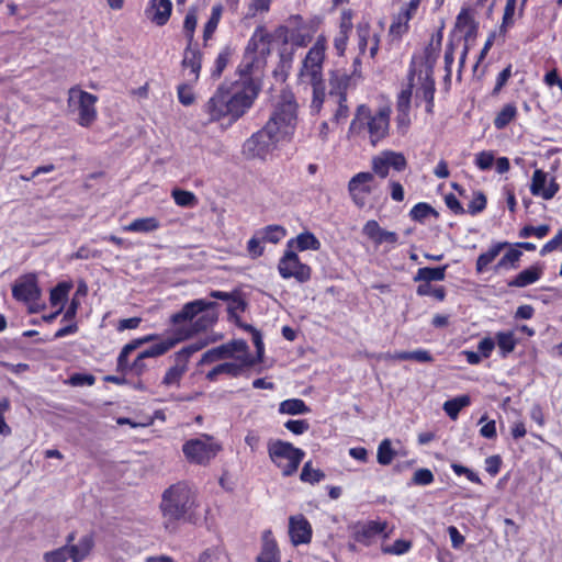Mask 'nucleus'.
<instances>
[{
	"label": "nucleus",
	"mask_w": 562,
	"mask_h": 562,
	"mask_svg": "<svg viewBox=\"0 0 562 562\" xmlns=\"http://www.w3.org/2000/svg\"><path fill=\"white\" fill-rule=\"evenodd\" d=\"M289 537L294 547L308 544L312 541L313 528L310 521L302 515L289 517Z\"/></svg>",
	"instance_id": "6ab92c4d"
},
{
	"label": "nucleus",
	"mask_w": 562,
	"mask_h": 562,
	"mask_svg": "<svg viewBox=\"0 0 562 562\" xmlns=\"http://www.w3.org/2000/svg\"><path fill=\"white\" fill-rule=\"evenodd\" d=\"M171 196L176 204L182 207H193L198 204V199L191 191L173 189L171 191Z\"/></svg>",
	"instance_id": "c03bdc74"
},
{
	"label": "nucleus",
	"mask_w": 562,
	"mask_h": 562,
	"mask_svg": "<svg viewBox=\"0 0 562 562\" xmlns=\"http://www.w3.org/2000/svg\"><path fill=\"white\" fill-rule=\"evenodd\" d=\"M279 413L282 415H304L311 412L310 407L301 398H289L279 404Z\"/></svg>",
	"instance_id": "f704fd0d"
},
{
	"label": "nucleus",
	"mask_w": 562,
	"mask_h": 562,
	"mask_svg": "<svg viewBox=\"0 0 562 562\" xmlns=\"http://www.w3.org/2000/svg\"><path fill=\"white\" fill-rule=\"evenodd\" d=\"M554 250H562V228L542 246L540 255L546 256Z\"/></svg>",
	"instance_id": "e2e57ef3"
},
{
	"label": "nucleus",
	"mask_w": 562,
	"mask_h": 562,
	"mask_svg": "<svg viewBox=\"0 0 562 562\" xmlns=\"http://www.w3.org/2000/svg\"><path fill=\"white\" fill-rule=\"evenodd\" d=\"M158 337L156 335H147L143 338L136 339L123 347L117 358V366L123 369L124 366L127 364V357L132 351L137 349L143 344H147L149 341L156 340Z\"/></svg>",
	"instance_id": "58836bf2"
},
{
	"label": "nucleus",
	"mask_w": 562,
	"mask_h": 562,
	"mask_svg": "<svg viewBox=\"0 0 562 562\" xmlns=\"http://www.w3.org/2000/svg\"><path fill=\"white\" fill-rule=\"evenodd\" d=\"M71 288L72 284L69 282H60L55 288H53L49 294L50 305L57 308L61 306L63 310L64 303L66 302Z\"/></svg>",
	"instance_id": "c9c22d12"
},
{
	"label": "nucleus",
	"mask_w": 562,
	"mask_h": 562,
	"mask_svg": "<svg viewBox=\"0 0 562 562\" xmlns=\"http://www.w3.org/2000/svg\"><path fill=\"white\" fill-rule=\"evenodd\" d=\"M517 114V108L514 104H506L498 112L494 120V125L496 128L502 130L506 127Z\"/></svg>",
	"instance_id": "37998d69"
},
{
	"label": "nucleus",
	"mask_w": 562,
	"mask_h": 562,
	"mask_svg": "<svg viewBox=\"0 0 562 562\" xmlns=\"http://www.w3.org/2000/svg\"><path fill=\"white\" fill-rule=\"evenodd\" d=\"M217 307L218 304L216 302L205 299H198L186 303L179 312L171 316L170 321L173 325L187 324L179 326L171 335L160 338L157 342L140 351V353L146 359L162 356L180 341L211 328L218 318Z\"/></svg>",
	"instance_id": "f257e3e1"
},
{
	"label": "nucleus",
	"mask_w": 562,
	"mask_h": 562,
	"mask_svg": "<svg viewBox=\"0 0 562 562\" xmlns=\"http://www.w3.org/2000/svg\"><path fill=\"white\" fill-rule=\"evenodd\" d=\"M228 560V555L223 548L212 547L199 555L198 562H223Z\"/></svg>",
	"instance_id": "a18cd8bd"
},
{
	"label": "nucleus",
	"mask_w": 562,
	"mask_h": 562,
	"mask_svg": "<svg viewBox=\"0 0 562 562\" xmlns=\"http://www.w3.org/2000/svg\"><path fill=\"white\" fill-rule=\"evenodd\" d=\"M198 24V18L194 9H190L188 13L186 14L184 22H183V32L186 34V37L188 40V44L192 45L193 37H194V31Z\"/></svg>",
	"instance_id": "603ef678"
},
{
	"label": "nucleus",
	"mask_w": 562,
	"mask_h": 562,
	"mask_svg": "<svg viewBox=\"0 0 562 562\" xmlns=\"http://www.w3.org/2000/svg\"><path fill=\"white\" fill-rule=\"evenodd\" d=\"M435 477L429 469H418L415 471L412 482L415 485H429L434 482Z\"/></svg>",
	"instance_id": "0e129e2a"
},
{
	"label": "nucleus",
	"mask_w": 562,
	"mask_h": 562,
	"mask_svg": "<svg viewBox=\"0 0 562 562\" xmlns=\"http://www.w3.org/2000/svg\"><path fill=\"white\" fill-rule=\"evenodd\" d=\"M160 228V222L157 217H139L123 226L124 232L148 234Z\"/></svg>",
	"instance_id": "c85d7f7f"
},
{
	"label": "nucleus",
	"mask_w": 562,
	"mask_h": 562,
	"mask_svg": "<svg viewBox=\"0 0 562 562\" xmlns=\"http://www.w3.org/2000/svg\"><path fill=\"white\" fill-rule=\"evenodd\" d=\"M310 86L313 89V98H312V102H311V109L314 112H319V110L323 105L324 99H325L324 81L318 85H310Z\"/></svg>",
	"instance_id": "bf43d9fd"
},
{
	"label": "nucleus",
	"mask_w": 562,
	"mask_h": 562,
	"mask_svg": "<svg viewBox=\"0 0 562 562\" xmlns=\"http://www.w3.org/2000/svg\"><path fill=\"white\" fill-rule=\"evenodd\" d=\"M509 246L508 243L506 241H498V243H494L487 251L481 254L477 259H476V271L479 273H482L484 272L488 265H491L495 258L501 254V251L505 248Z\"/></svg>",
	"instance_id": "2f4dec72"
},
{
	"label": "nucleus",
	"mask_w": 562,
	"mask_h": 562,
	"mask_svg": "<svg viewBox=\"0 0 562 562\" xmlns=\"http://www.w3.org/2000/svg\"><path fill=\"white\" fill-rule=\"evenodd\" d=\"M204 346H206V342H201V344L196 342V344L186 346L181 350L176 352L175 357L188 364L190 357L194 352L201 350Z\"/></svg>",
	"instance_id": "338daca9"
},
{
	"label": "nucleus",
	"mask_w": 562,
	"mask_h": 562,
	"mask_svg": "<svg viewBox=\"0 0 562 562\" xmlns=\"http://www.w3.org/2000/svg\"><path fill=\"white\" fill-rule=\"evenodd\" d=\"M244 348H247V344L244 340H235L226 345H222L220 347L213 348L206 351L201 359V363H212L217 360L228 359L233 355L234 351H243Z\"/></svg>",
	"instance_id": "b1692460"
},
{
	"label": "nucleus",
	"mask_w": 562,
	"mask_h": 562,
	"mask_svg": "<svg viewBox=\"0 0 562 562\" xmlns=\"http://www.w3.org/2000/svg\"><path fill=\"white\" fill-rule=\"evenodd\" d=\"M559 191V184L553 178L540 169H537L531 179L530 192L535 196H540L544 200L552 199Z\"/></svg>",
	"instance_id": "aec40b11"
},
{
	"label": "nucleus",
	"mask_w": 562,
	"mask_h": 562,
	"mask_svg": "<svg viewBox=\"0 0 562 562\" xmlns=\"http://www.w3.org/2000/svg\"><path fill=\"white\" fill-rule=\"evenodd\" d=\"M12 292L16 300L27 304L30 313H37L45 307V304L40 300L41 291L34 276L21 278L13 286Z\"/></svg>",
	"instance_id": "dca6fc26"
},
{
	"label": "nucleus",
	"mask_w": 562,
	"mask_h": 562,
	"mask_svg": "<svg viewBox=\"0 0 562 562\" xmlns=\"http://www.w3.org/2000/svg\"><path fill=\"white\" fill-rule=\"evenodd\" d=\"M278 271L281 278H293L300 283L307 282L312 274L310 266L303 263L297 254L288 248L278 262Z\"/></svg>",
	"instance_id": "4468645a"
},
{
	"label": "nucleus",
	"mask_w": 562,
	"mask_h": 562,
	"mask_svg": "<svg viewBox=\"0 0 562 562\" xmlns=\"http://www.w3.org/2000/svg\"><path fill=\"white\" fill-rule=\"evenodd\" d=\"M187 370L188 364L175 357V364L166 371L161 385L165 387H179Z\"/></svg>",
	"instance_id": "cd10ccee"
},
{
	"label": "nucleus",
	"mask_w": 562,
	"mask_h": 562,
	"mask_svg": "<svg viewBox=\"0 0 562 562\" xmlns=\"http://www.w3.org/2000/svg\"><path fill=\"white\" fill-rule=\"evenodd\" d=\"M317 24L314 21L304 22L300 15L290 19V25L280 29L283 43L293 47H305L313 40Z\"/></svg>",
	"instance_id": "9b49d317"
},
{
	"label": "nucleus",
	"mask_w": 562,
	"mask_h": 562,
	"mask_svg": "<svg viewBox=\"0 0 562 562\" xmlns=\"http://www.w3.org/2000/svg\"><path fill=\"white\" fill-rule=\"evenodd\" d=\"M394 451L392 449V443L390 439H384L380 442L378 447L376 459L378 462L382 465H389L394 458Z\"/></svg>",
	"instance_id": "09e8293b"
},
{
	"label": "nucleus",
	"mask_w": 562,
	"mask_h": 562,
	"mask_svg": "<svg viewBox=\"0 0 562 562\" xmlns=\"http://www.w3.org/2000/svg\"><path fill=\"white\" fill-rule=\"evenodd\" d=\"M411 548V541L398 539L393 544L383 547L382 552L385 554L402 555L408 552Z\"/></svg>",
	"instance_id": "13d9d810"
},
{
	"label": "nucleus",
	"mask_w": 562,
	"mask_h": 562,
	"mask_svg": "<svg viewBox=\"0 0 562 562\" xmlns=\"http://www.w3.org/2000/svg\"><path fill=\"white\" fill-rule=\"evenodd\" d=\"M246 18H256L269 12L272 0H245Z\"/></svg>",
	"instance_id": "a19ab883"
},
{
	"label": "nucleus",
	"mask_w": 562,
	"mask_h": 562,
	"mask_svg": "<svg viewBox=\"0 0 562 562\" xmlns=\"http://www.w3.org/2000/svg\"><path fill=\"white\" fill-rule=\"evenodd\" d=\"M259 236L265 243L278 244L286 235V229L281 225H268L258 231Z\"/></svg>",
	"instance_id": "4c0bfd02"
},
{
	"label": "nucleus",
	"mask_w": 562,
	"mask_h": 562,
	"mask_svg": "<svg viewBox=\"0 0 562 562\" xmlns=\"http://www.w3.org/2000/svg\"><path fill=\"white\" fill-rule=\"evenodd\" d=\"M416 293L419 296H434L438 301H443L446 291L442 286L434 288L430 283H422L417 286Z\"/></svg>",
	"instance_id": "4d7b16f0"
},
{
	"label": "nucleus",
	"mask_w": 562,
	"mask_h": 562,
	"mask_svg": "<svg viewBox=\"0 0 562 562\" xmlns=\"http://www.w3.org/2000/svg\"><path fill=\"white\" fill-rule=\"evenodd\" d=\"M495 341L498 347V352L502 358H506L510 355L516 346L518 345V339L515 335V330H502L495 334Z\"/></svg>",
	"instance_id": "c756f323"
},
{
	"label": "nucleus",
	"mask_w": 562,
	"mask_h": 562,
	"mask_svg": "<svg viewBox=\"0 0 562 562\" xmlns=\"http://www.w3.org/2000/svg\"><path fill=\"white\" fill-rule=\"evenodd\" d=\"M300 479L304 483L316 484L325 479V474L319 469H314L311 462H306L302 469Z\"/></svg>",
	"instance_id": "de8ad7c7"
},
{
	"label": "nucleus",
	"mask_w": 562,
	"mask_h": 562,
	"mask_svg": "<svg viewBox=\"0 0 562 562\" xmlns=\"http://www.w3.org/2000/svg\"><path fill=\"white\" fill-rule=\"evenodd\" d=\"M194 85L195 83H191L188 80H186L184 82H182L178 86L177 94H178L179 102L182 105L189 106L194 103V101H195V95L193 92Z\"/></svg>",
	"instance_id": "49530a36"
},
{
	"label": "nucleus",
	"mask_w": 562,
	"mask_h": 562,
	"mask_svg": "<svg viewBox=\"0 0 562 562\" xmlns=\"http://www.w3.org/2000/svg\"><path fill=\"white\" fill-rule=\"evenodd\" d=\"M495 161V155L492 150H482L475 154L474 164L481 171L492 168Z\"/></svg>",
	"instance_id": "5fc2aeb1"
},
{
	"label": "nucleus",
	"mask_w": 562,
	"mask_h": 562,
	"mask_svg": "<svg viewBox=\"0 0 562 562\" xmlns=\"http://www.w3.org/2000/svg\"><path fill=\"white\" fill-rule=\"evenodd\" d=\"M550 232L549 225H539L537 227L535 226H525L519 232V237L521 238H528L530 236H536L537 238H543L546 237Z\"/></svg>",
	"instance_id": "052dcab7"
},
{
	"label": "nucleus",
	"mask_w": 562,
	"mask_h": 562,
	"mask_svg": "<svg viewBox=\"0 0 562 562\" xmlns=\"http://www.w3.org/2000/svg\"><path fill=\"white\" fill-rule=\"evenodd\" d=\"M362 233L376 246L387 244L394 247L398 241V235L395 232L382 228L374 220L368 221L364 224Z\"/></svg>",
	"instance_id": "4be33fe9"
},
{
	"label": "nucleus",
	"mask_w": 562,
	"mask_h": 562,
	"mask_svg": "<svg viewBox=\"0 0 562 562\" xmlns=\"http://www.w3.org/2000/svg\"><path fill=\"white\" fill-rule=\"evenodd\" d=\"M196 507L194 490L184 482H178L169 486L162 494L160 512L166 530L172 532L178 522L190 517Z\"/></svg>",
	"instance_id": "7ed1b4c3"
},
{
	"label": "nucleus",
	"mask_w": 562,
	"mask_h": 562,
	"mask_svg": "<svg viewBox=\"0 0 562 562\" xmlns=\"http://www.w3.org/2000/svg\"><path fill=\"white\" fill-rule=\"evenodd\" d=\"M411 99L412 91H402L396 103V127L401 134H405L411 126Z\"/></svg>",
	"instance_id": "393cba45"
},
{
	"label": "nucleus",
	"mask_w": 562,
	"mask_h": 562,
	"mask_svg": "<svg viewBox=\"0 0 562 562\" xmlns=\"http://www.w3.org/2000/svg\"><path fill=\"white\" fill-rule=\"evenodd\" d=\"M356 40L359 55L355 58V65L360 63V57L364 56L368 49L370 57H375L380 46V36L378 33L372 32L368 21L363 20L358 23Z\"/></svg>",
	"instance_id": "f3484780"
},
{
	"label": "nucleus",
	"mask_w": 562,
	"mask_h": 562,
	"mask_svg": "<svg viewBox=\"0 0 562 562\" xmlns=\"http://www.w3.org/2000/svg\"><path fill=\"white\" fill-rule=\"evenodd\" d=\"M471 404L469 395H461L443 403V411L452 419L456 420L460 411Z\"/></svg>",
	"instance_id": "e433bc0d"
},
{
	"label": "nucleus",
	"mask_w": 562,
	"mask_h": 562,
	"mask_svg": "<svg viewBox=\"0 0 562 562\" xmlns=\"http://www.w3.org/2000/svg\"><path fill=\"white\" fill-rule=\"evenodd\" d=\"M543 273V269L539 266L529 267L522 271H520L514 280H512L508 284L510 286L525 288L537 282Z\"/></svg>",
	"instance_id": "7c9ffc66"
},
{
	"label": "nucleus",
	"mask_w": 562,
	"mask_h": 562,
	"mask_svg": "<svg viewBox=\"0 0 562 562\" xmlns=\"http://www.w3.org/2000/svg\"><path fill=\"white\" fill-rule=\"evenodd\" d=\"M172 2L170 0H150L145 14L157 26L165 25L171 15Z\"/></svg>",
	"instance_id": "5701e85b"
},
{
	"label": "nucleus",
	"mask_w": 562,
	"mask_h": 562,
	"mask_svg": "<svg viewBox=\"0 0 562 562\" xmlns=\"http://www.w3.org/2000/svg\"><path fill=\"white\" fill-rule=\"evenodd\" d=\"M231 358L225 359L226 361L217 364L211 371L207 372L206 378L210 381H215L221 374L229 376L239 375L245 368H248L256 363V359L249 353L248 347L244 348L243 351H234Z\"/></svg>",
	"instance_id": "2eb2a0df"
},
{
	"label": "nucleus",
	"mask_w": 562,
	"mask_h": 562,
	"mask_svg": "<svg viewBox=\"0 0 562 562\" xmlns=\"http://www.w3.org/2000/svg\"><path fill=\"white\" fill-rule=\"evenodd\" d=\"M326 49L327 37L324 34H319L301 61L297 72V81L300 85H318L324 81L323 68Z\"/></svg>",
	"instance_id": "423d86ee"
},
{
	"label": "nucleus",
	"mask_w": 562,
	"mask_h": 562,
	"mask_svg": "<svg viewBox=\"0 0 562 562\" xmlns=\"http://www.w3.org/2000/svg\"><path fill=\"white\" fill-rule=\"evenodd\" d=\"M413 67L409 75L408 88L404 91H412V97H415L416 105L418 106L422 102H425L426 112L432 113L435 94L432 70L429 66L424 64L416 66V64L413 63Z\"/></svg>",
	"instance_id": "0eeeda50"
},
{
	"label": "nucleus",
	"mask_w": 562,
	"mask_h": 562,
	"mask_svg": "<svg viewBox=\"0 0 562 562\" xmlns=\"http://www.w3.org/2000/svg\"><path fill=\"white\" fill-rule=\"evenodd\" d=\"M407 166L405 156L402 153L393 150H384L380 155L373 157L372 169L379 177L386 178L390 168L396 171H403Z\"/></svg>",
	"instance_id": "a211bd4d"
},
{
	"label": "nucleus",
	"mask_w": 562,
	"mask_h": 562,
	"mask_svg": "<svg viewBox=\"0 0 562 562\" xmlns=\"http://www.w3.org/2000/svg\"><path fill=\"white\" fill-rule=\"evenodd\" d=\"M378 189V182L371 172H358L348 182V192L352 202L360 209L371 202V196Z\"/></svg>",
	"instance_id": "ddd939ff"
},
{
	"label": "nucleus",
	"mask_w": 562,
	"mask_h": 562,
	"mask_svg": "<svg viewBox=\"0 0 562 562\" xmlns=\"http://www.w3.org/2000/svg\"><path fill=\"white\" fill-rule=\"evenodd\" d=\"M181 65L186 80L191 83H196L202 68V53L198 48L188 44L183 52Z\"/></svg>",
	"instance_id": "412c9836"
},
{
	"label": "nucleus",
	"mask_w": 562,
	"mask_h": 562,
	"mask_svg": "<svg viewBox=\"0 0 562 562\" xmlns=\"http://www.w3.org/2000/svg\"><path fill=\"white\" fill-rule=\"evenodd\" d=\"M97 95L78 87L68 91V111L76 115V122L82 127H89L97 119Z\"/></svg>",
	"instance_id": "1a4fd4ad"
},
{
	"label": "nucleus",
	"mask_w": 562,
	"mask_h": 562,
	"mask_svg": "<svg viewBox=\"0 0 562 562\" xmlns=\"http://www.w3.org/2000/svg\"><path fill=\"white\" fill-rule=\"evenodd\" d=\"M350 83V77L346 72L335 71L330 77V95L340 97L345 94Z\"/></svg>",
	"instance_id": "ea45409f"
},
{
	"label": "nucleus",
	"mask_w": 562,
	"mask_h": 562,
	"mask_svg": "<svg viewBox=\"0 0 562 562\" xmlns=\"http://www.w3.org/2000/svg\"><path fill=\"white\" fill-rule=\"evenodd\" d=\"M391 109L380 108L376 111L361 104L357 108L355 117L349 126V136L359 139H368L372 146L383 140L390 131Z\"/></svg>",
	"instance_id": "20e7f679"
},
{
	"label": "nucleus",
	"mask_w": 562,
	"mask_h": 562,
	"mask_svg": "<svg viewBox=\"0 0 562 562\" xmlns=\"http://www.w3.org/2000/svg\"><path fill=\"white\" fill-rule=\"evenodd\" d=\"M286 248L292 249L295 252L296 250H318L321 248V241L313 233L306 231L299 234L296 237L289 239Z\"/></svg>",
	"instance_id": "bb28decb"
},
{
	"label": "nucleus",
	"mask_w": 562,
	"mask_h": 562,
	"mask_svg": "<svg viewBox=\"0 0 562 562\" xmlns=\"http://www.w3.org/2000/svg\"><path fill=\"white\" fill-rule=\"evenodd\" d=\"M257 562H280V552L271 530H266L262 535V547Z\"/></svg>",
	"instance_id": "a878e982"
},
{
	"label": "nucleus",
	"mask_w": 562,
	"mask_h": 562,
	"mask_svg": "<svg viewBox=\"0 0 562 562\" xmlns=\"http://www.w3.org/2000/svg\"><path fill=\"white\" fill-rule=\"evenodd\" d=\"M250 64L246 69H241L239 80L229 86L222 85L215 93L205 102L202 108L203 113L207 115V122H218L225 117L229 122H236L252 105L258 94V87L249 77Z\"/></svg>",
	"instance_id": "f03ea898"
},
{
	"label": "nucleus",
	"mask_w": 562,
	"mask_h": 562,
	"mask_svg": "<svg viewBox=\"0 0 562 562\" xmlns=\"http://www.w3.org/2000/svg\"><path fill=\"white\" fill-rule=\"evenodd\" d=\"M408 29L409 20L398 12L393 18L392 24L390 26V33L394 36L401 37L403 34L408 32Z\"/></svg>",
	"instance_id": "864d4df0"
},
{
	"label": "nucleus",
	"mask_w": 562,
	"mask_h": 562,
	"mask_svg": "<svg viewBox=\"0 0 562 562\" xmlns=\"http://www.w3.org/2000/svg\"><path fill=\"white\" fill-rule=\"evenodd\" d=\"M486 206V198L482 192H477L474 194L473 199L468 205V212L471 214H476L482 212Z\"/></svg>",
	"instance_id": "774afa93"
},
{
	"label": "nucleus",
	"mask_w": 562,
	"mask_h": 562,
	"mask_svg": "<svg viewBox=\"0 0 562 562\" xmlns=\"http://www.w3.org/2000/svg\"><path fill=\"white\" fill-rule=\"evenodd\" d=\"M267 448L271 462L281 470L284 476L294 474L305 456L302 449L279 439L270 440Z\"/></svg>",
	"instance_id": "6e6552de"
},
{
	"label": "nucleus",
	"mask_w": 562,
	"mask_h": 562,
	"mask_svg": "<svg viewBox=\"0 0 562 562\" xmlns=\"http://www.w3.org/2000/svg\"><path fill=\"white\" fill-rule=\"evenodd\" d=\"M447 266L419 268L414 277V281L430 283L431 281H442L446 278Z\"/></svg>",
	"instance_id": "72a5a7b5"
},
{
	"label": "nucleus",
	"mask_w": 562,
	"mask_h": 562,
	"mask_svg": "<svg viewBox=\"0 0 562 562\" xmlns=\"http://www.w3.org/2000/svg\"><path fill=\"white\" fill-rule=\"evenodd\" d=\"M297 110L295 97L288 89L281 90L276 97L272 111L265 127L281 142L291 140L297 126Z\"/></svg>",
	"instance_id": "39448f33"
},
{
	"label": "nucleus",
	"mask_w": 562,
	"mask_h": 562,
	"mask_svg": "<svg viewBox=\"0 0 562 562\" xmlns=\"http://www.w3.org/2000/svg\"><path fill=\"white\" fill-rule=\"evenodd\" d=\"M93 540L90 536L80 538L77 544L68 546L71 562H82L91 552Z\"/></svg>",
	"instance_id": "473e14b6"
},
{
	"label": "nucleus",
	"mask_w": 562,
	"mask_h": 562,
	"mask_svg": "<svg viewBox=\"0 0 562 562\" xmlns=\"http://www.w3.org/2000/svg\"><path fill=\"white\" fill-rule=\"evenodd\" d=\"M521 255V251L517 247H510L508 251L499 259L495 266V269L499 270L514 267V265L520 259Z\"/></svg>",
	"instance_id": "3c124183"
},
{
	"label": "nucleus",
	"mask_w": 562,
	"mask_h": 562,
	"mask_svg": "<svg viewBox=\"0 0 562 562\" xmlns=\"http://www.w3.org/2000/svg\"><path fill=\"white\" fill-rule=\"evenodd\" d=\"M262 243L265 241L261 239L257 231L247 243V250L252 258L260 257L263 254Z\"/></svg>",
	"instance_id": "69168bd1"
},
{
	"label": "nucleus",
	"mask_w": 562,
	"mask_h": 562,
	"mask_svg": "<svg viewBox=\"0 0 562 562\" xmlns=\"http://www.w3.org/2000/svg\"><path fill=\"white\" fill-rule=\"evenodd\" d=\"M146 358L143 357V355L139 352L136 359L133 361L132 364H126L123 367H119L122 371H127L134 375L140 376L148 370V364L146 363Z\"/></svg>",
	"instance_id": "6e6d98bb"
},
{
	"label": "nucleus",
	"mask_w": 562,
	"mask_h": 562,
	"mask_svg": "<svg viewBox=\"0 0 562 562\" xmlns=\"http://www.w3.org/2000/svg\"><path fill=\"white\" fill-rule=\"evenodd\" d=\"M281 142L265 126L249 137L243 145V154L249 159H267Z\"/></svg>",
	"instance_id": "f8f14e48"
},
{
	"label": "nucleus",
	"mask_w": 562,
	"mask_h": 562,
	"mask_svg": "<svg viewBox=\"0 0 562 562\" xmlns=\"http://www.w3.org/2000/svg\"><path fill=\"white\" fill-rule=\"evenodd\" d=\"M222 13H223V7L221 4H216L212 8L211 15H210L206 24L204 25V31H203L204 41H207L212 37L213 33L215 32V30L221 21Z\"/></svg>",
	"instance_id": "79ce46f5"
},
{
	"label": "nucleus",
	"mask_w": 562,
	"mask_h": 562,
	"mask_svg": "<svg viewBox=\"0 0 562 562\" xmlns=\"http://www.w3.org/2000/svg\"><path fill=\"white\" fill-rule=\"evenodd\" d=\"M386 529L385 521L371 520L361 526L358 533L364 538H371L375 535L384 532Z\"/></svg>",
	"instance_id": "8fccbe9b"
},
{
	"label": "nucleus",
	"mask_w": 562,
	"mask_h": 562,
	"mask_svg": "<svg viewBox=\"0 0 562 562\" xmlns=\"http://www.w3.org/2000/svg\"><path fill=\"white\" fill-rule=\"evenodd\" d=\"M221 450V445L207 435L186 441L182 452L190 463L206 465Z\"/></svg>",
	"instance_id": "9d476101"
},
{
	"label": "nucleus",
	"mask_w": 562,
	"mask_h": 562,
	"mask_svg": "<svg viewBox=\"0 0 562 562\" xmlns=\"http://www.w3.org/2000/svg\"><path fill=\"white\" fill-rule=\"evenodd\" d=\"M70 553L68 550V544L60 547L56 550L46 552L44 554L45 562H66L67 560H70Z\"/></svg>",
	"instance_id": "680f3d73"
}]
</instances>
